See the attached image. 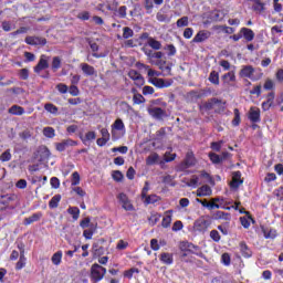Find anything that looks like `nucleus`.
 Instances as JSON below:
<instances>
[{"label": "nucleus", "mask_w": 283, "mask_h": 283, "mask_svg": "<svg viewBox=\"0 0 283 283\" xmlns=\"http://www.w3.org/2000/svg\"><path fill=\"white\" fill-rule=\"evenodd\" d=\"M211 217L201 216L199 219H197L193 223L195 231H199L200 233H205L209 227H211Z\"/></svg>", "instance_id": "f257e3e1"}, {"label": "nucleus", "mask_w": 283, "mask_h": 283, "mask_svg": "<svg viewBox=\"0 0 283 283\" xmlns=\"http://www.w3.org/2000/svg\"><path fill=\"white\" fill-rule=\"evenodd\" d=\"M105 273H107V269L103 268L98 263H94L91 268V276L94 282H101V280L105 277Z\"/></svg>", "instance_id": "f03ea898"}, {"label": "nucleus", "mask_w": 283, "mask_h": 283, "mask_svg": "<svg viewBox=\"0 0 283 283\" xmlns=\"http://www.w3.org/2000/svg\"><path fill=\"white\" fill-rule=\"evenodd\" d=\"M196 165V157H193V153H187L185 160L179 164L178 169L179 171H185L190 167H195Z\"/></svg>", "instance_id": "7ed1b4c3"}, {"label": "nucleus", "mask_w": 283, "mask_h": 283, "mask_svg": "<svg viewBox=\"0 0 283 283\" xmlns=\"http://www.w3.org/2000/svg\"><path fill=\"white\" fill-rule=\"evenodd\" d=\"M48 67H50V56L42 54L39 63L34 66V72L35 74H41V72L48 70Z\"/></svg>", "instance_id": "20e7f679"}, {"label": "nucleus", "mask_w": 283, "mask_h": 283, "mask_svg": "<svg viewBox=\"0 0 283 283\" xmlns=\"http://www.w3.org/2000/svg\"><path fill=\"white\" fill-rule=\"evenodd\" d=\"M18 249L20 251V258L15 264V270L21 271V269H24L25 262L28 261V259L25 258V244L19 243Z\"/></svg>", "instance_id": "39448f33"}, {"label": "nucleus", "mask_w": 283, "mask_h": 283, "mask_svg": "<svg viewBox=\"0 0 283 283\" xmlns=\"http://www.w3.org/2000/svg\"><path fill=\"white\" fill-rule=\"evenodd\" d=\"M149 83H151V85H155V87H171V85H174V80H165V78H158V77H150Z\"/></svg>", "instance_id": "423d86ee"}, {"label": "nucleus", "mask_w": 283, "mask_h": 283, "mask_svg": "<svg viewBox=\"0 0 283 283\" xmlns=\"http://www.w3.org/2000/svg\"><path fill=\"white\" fill-rule=\"evenodd\" d=\"M253 74H255V69L252 65H244L239 72L241 78H251V81H255Z\"/></svg>", "instance_id": "0eeeda50"}, {"label": "nucleus", "mask_w": 283, "mask_h": 283, "mask_svg": "<svg viewBox=\"0 0 283 283\" xmlns=\"http://www.w3.org/2000/svg\"><path fill=\"white\" fill-rule=\"evenodd\" d=\"M117 198H118L119 202L122 203L123 209H125V211H134V206L129 201V198L127 197V195L122 192L118 195Z\"/></svg>", "instance_id": "6e6552de"}, {"label": "nucleus", "mask_w": 283, "mask_h": 283, "mask_svg": "<svg viewBox=\"0 0 283 283\" xmlns=\"http://www.w3.org/2000/svg\"><path fill=\"white\" fill-rule=\"evenodd\" d=\"M25 43L28 45H45L48 43V40L45 38L39 36H27Z\"/></svg>", "instance_id": "1a4fd4ad"}, {"label": "nucleus", "mask_w": 283, "mask_h": 283, "mask_svg": "<svg viewBox=\"0 0 283 283\" xmlns=\"http://www.w3.org/2000/svg\"><path fill=\"white\" fill-rule=\"evenodd\" d=\"M244 181L242 180V172L240 171H234L232 174V181L230 182V187L232 189H238L240 185H242Z\"/></svg>", "instance_id": "9d476101"}, {"label": "nucleus", "mask_w": 283, "mask_h": 283, "mask_svg": "<svg viewBox=\"0 0 283 283\" xmlns=\"http://www.w3.org/2000/svg\"><path fill=\"white\" fill-rule=\"evenodd\" d=\"M248 118L251 123H260V108L252 106L248 113Z\"/></svg>", "instance_id": "9b49d317"}, {"label": "nucleus", "mask_w": 283, "mask_h": 283, "mask_svg": "<svg viewBox=\"0 0 283 283\" xmlns=\"http://www.w3.org/2000/svg\"><path fill=\"white\" fill-rule=\"evenodd\" d=\"M76 145L75 140L64 139L61 143L56 144L57 151H65L67 147H74Z\"/></svg>", "instance_id": "f8f14e48"}, {"label": "nucleus", "mask_w": 283, "mask_h": 283, "mask_svg": "<svg viewBox=\"0 0 283 283\" xmlns=\"http://www.w3.org/2000/svg\"><path fill=\"white\" fill-rule=\"evenodd\" d=\"M209 36H211V32L205 30L199 31L193 38L192 43H202V41H207Z\"/></svg>", "instance_id": "ddd939ff"}, {"label": "nucleus", "mask_w": 283, "mask_h": 283, "mask_svg": "<svg viewBox=\"0 0 283 283\" xmlns=\"http://www.w3.org/2000/svg\"><path fill=\"white\" fill-rule=\"evenodd\" d=\"M80 67L83 72V74H85V76H94V74H96V69H94V66H92L87 63H81Z\"/></svg>", "instance_id": "4468645a"}, {"label": "nucleus", "mask_w": 283, "mask_h": 283, "mask_svg": "<svg viewBox=\"0 0 283 283\" xmlns=\"http://www.w3.org/2000/svg\"><path fill=\"white\" fill-rule=\"evenodd\" d=\"M125 129V123H123V119L117 118L114 124L112 125V136H116V132H123Z\"/></svg>", "instance_id": "2eb2a0df"}, {"label": "nucleus", "mask_w": 283, "mask_h": 283, "mask_svg": "<svg viewBox=\"0 0 283 283\" xmlns=\"http://www.w3.org/2000/svg\"><path fill=\"white\" fill-rule=\"evenodd\" d=\"M240 34L248 42H251V41H253V39H255V33L253 32V30H251L249 28H242L240 31Z\"/></svg>", "instance_id": "dca6fc26"}, {"label": "nucleus", "mask_w": 283, "mask_h": 283, "mask_svg": "<svg viewBox=\"0 0 283 283\" xmlns=\"http://www.w3.org/2000/svg\"><path fill=\"white\" fill-rule=\"evenodd\" d=\"M149 114H151V116L154 118H157L158 120H160V119L165 118L167 113L165 112V109H163L160 107H154L149 111Z\"/></svg>", "instance_id": "f3484780"}, {"label": "nucleus", "mask_w": 283, "mask_h": 283, "mask_svg": "<svg viewBox=\"0 0 283 283\" xmlns=\"http://www.w3.org/2000/svg\"><path fill=\"white\" fill-rule=\"evenodd\" d=\"M252 10L256 12V14H262L264 10H266V4L262 2V0H254V4L252 6Z\"/></svg>", "instance_id": "a211bd4d"}, {"label": "nucleus", "mask_w": 283, "mask_h": 283, "mask_svg": "<svg viewBox=\"0 0 283 283\" xmlns=\"http://www.w3.org/2000/svg\"><path fill=\"white\" fill-rule=\"evenodd\" d=\"M221 78H222L224 85H231V83H235V72L230 71V72L226 73L224 75H222Z\"/></svg>", "instance_id": "6ab92c4d"}, {"label": "nucleus", "mask_w": 283, "mask_h": 283, "mask_svg": "<svg viewBox=\"0 0 283 283\" xmlns=\"http://www.w3.org/2000/svg\"><path fill=\"white\" fill-rule=\"evenodd\" d=\"M43 217V213L38 212L33 213L31 217H28L24 219V224L28 227V224H32L33 222H39L41 218Z\"/></svg>", "instance_id": "aec40b11"}, {"label": "nucleus", "mask_w": 283, "mask_h": 283, "mask_svg": "<svg viewBox=\"0 0 283 283\" xmlns=\"http://www.w3.org/2000/svg\"><path fill=\"white\" fill-rule=\"evenodd\" d=\"M9 114H12L13 116H23L25 109L19 105H13L9 108Z\"/></svg>", "instance_id": "412c9836"}, {"label": "nucleus", "mask_w": 283, "mask_h": 283, "mask_svg": "<svg viewBox=\"0 0 283 283\" xmlns=\"http://www.w3.org/2000/svg\"><path fill=\"white\" fill-rule=\"evenodd\" d=\"M147 45H149V48L153 50H163V43L154 38L147 39Z\"/></svg>", "instance_id": "4be33fe9"}, {"label": "nucleus", "mask_w": 283, "mask_h": 283, "mask_svg": "<svg viewBox=\"0 0 283 283\" xmlns=\"http://www.w3.org/2000/svg\"><path fill=\"white\" fill-rule=\"evenodd\" d=\"M219 103H220V99L213 97V98L209 99L208 102H206L202 107H203V109H207V112H209V111L213 109L216 107V105H219Z\"/></svg>", "instance_id": "5701e85b"}, {"label": "nucleus", "mask_w": 283, "mask_h": 283, "mask_svg": "<svg viewBox=\"0 0 283 283\" xmlns=\"http://www.w3.org/2000/svg\"><path fill=\"white\" fill-rule=\"evenodd\" d=\"M197 196L199 198H202L205 196H211V187H209L208 185L202 186L200 188H198L197 190Z\"/></svg>", "instance_id": "b1692460"}, {"label": "nucleus", "mask_w": 283, "mask_h": 283, "mask_svg": "<svg viewBox=\"0 0 283 283\" xmlns=\"http://www.w3.org/2000/svg\"><path fill=\"white\" fill-rule=\"evenodd\" d=\"M240 251L243 258H251V255H253V252L251 251V249H249V245H247L245 242L240 243Z\"/></svg>", "instance_id": "393cba45"}, {"label": "nucleus", "mask_w": 283, "mask_h": 283, "mask_svg": "<svg viewBox=\"0 0 283 283\" xmlns=\"http://www.w3.org/2000/svg\"><path fill=\"white\" fill-rule=\"evenodd\" d=\"M189 101H191L192 103H196V101H199V98H201L203 96V93L200 91H190L187 94Z\"/></svg>", "instance_id": "a878e982"}, {"label": "nucleus", "mask_w": 283, "mask_h": 283, "mask_svg": "<svg viewBox=\"0 0 283 283\" xmlns=\"http://www.w3.org/2000/svg\"><path fill=\"white\" fill-rule=\"evenodd\" d=\"M202 207H207L208 209H220V205L218 203H211L207 201V199H196Z\"/></svg>", "instance_id": "bb28decb"}, {"label": "nucleus", "mask_w": 283, "mask_h": 283, "mask_svg": "<svg viewBox=\"0 0 283 283\" xmlns=\"http://www.w3.org/2000/svg\"><path fill=\"white\" fill-rule=\"evenodd\" d=\"M180 248L187 249L188 251H193L197 255H198V251H200L198 245H193V243H189V242H181Z\"/></svg>", "instance_id": "cd10ccee"}, {"label": "nucleus", "mask_w": 283, "mask_h": 283, "mask_svg": "<svg viewBox=\"0 0 283 283\" xmlns=\"http://www.w3.org/2000/svg\"><path fill=\"white\" fill-rule=\"evenodd\" d=\"M171 224V210H168L165 212V217L163 219L161 226L164 227V229L169 228Z\"/></svg>", "instance_id": "c85d7f7f"}, {"label": "nucleus", "mask_w": 283, "mask_h": 283, "mask_svg": "<svg viewBox=\"0 0 283 283\" xmlns=\"http://www.w3.org/2000/svg\"><path fill=\"white\" fill-rule=\"evenodd\" d=\"M61 260H63V252L62 251H57L55 252L52 258H51V262L55 265L59 266V264H61Z\"/></svg>", "instance_id": "c756f323"}, {"label": "nucleus", "mask_w": 283, "mask_h": 283, "mask_svg": "<svg viewBox=\"0 0 283 283\" xmlns=\"http://www.w3.org/2000/svg\"><path fill=\"white\" fill-rule=\"evenodd\" d=\"M210 83H212V85H220V74L216 71H212L209 75Z\"/></svg>", "instance_id": "7c9ffc66"}, {"label": "nucleus", "mask_w": 283, "mask_h": 283, "mask_svg": "<svg viewBox=\"0 0 283 283\" xmlns=\"http://www.w3.org/2000/svg\"><path fill=\"white\" fill-rule=\"evenodd\" d=\"M214 220H227L229 222V220H231V214L223 211H217L214 213Z\"/></svg>", "instance_id": "2f4dec72"}, {"label": "nucleus", "mask_w": 283, "mask_h": 283, "mask_svg": "<svg viewBox=\"0 0 283 283\" xmlns=\"http://www.w3.org/2000/svg\"><path fill=\"white\" fill-rule=\"evenodd\" d=\"M17 200L15 195H4L0 198V203L1 205H10V202Z\"/></svg>", "instance_id": "473e14b6"}, {"label": "nucleus", "mask_w": 283, "mask_h": 283, "mask_svg": "<svg viewBox=\"0 0 283 283\" xmlns=\"http://www.w3.org/2000/svg\"><path fill=\"white\" fill-rule=\"evenodd\" d=\"M160 260L164 262V264H172L174 263V256L167 252H164L160 254Z\"/></svg>", "instance_id": "72a5a7b5"}, {"label": "nucleus", "mask_w": 283, "mask_h": 283, "mask_svg": "<svg viewBox=\"0 0 283 283\" xmlns=\"http://www.w3.org/2000/svg\"><path fill=\"white\" fill-rule=\"evenodd\" d=\"M59 202H61V195H55L49 202L50 209H56V207H59Z\"/></svg>", "instance_id": "f704fd0d"}, {"label": "nucleus", "mask_w": 283, "mask_h": 283, "mask_svg": "<svg viewBox=\"0 0 283 283\" xmlns=\"http://www.w3.org/2000/svg\"><path fill=\"white\" fill-rule=\"evenodd\" d=\"M43 136H45V138H54L56 133L52 127L48 126L43 128Z\"/></svg>", "instance_id": "c9c22d12"}, {"label": "nucleus", "mask_w": 283, "mask_h": 283, "mask_svg": "<svg viewBox=\"0 0 283 283\" xmlns=\"http://www.w3.org/2000/svg\"><path fill=\"white\" fill-rule=\"evenodd\" d=\"M0 160L1 163H10V160H12V153H10V149H7L0 155Z\"/></svg>", "instance_id": "e433bc0d"}, {"label": "nucleus", "mask_w": 283, "mask_h": 283, "mask_svg": "<svg viewBox=\"0 0 283 283\" xmlns=\"http://www.w3.org/2000/svg\"><path fill=\"white\" fill-rule=\"evenodd\" d=\"M44 109L48 111L49 114H59V107L52 103H46Z\"/></svg>", "instance_id": "4c0bfd02"}, {"label": "nucleus", "mask_w": 283, "mask_h": 283, "mask_svg": "<svg viewBox=\"0 0 283 283\" xmlns=\"http://www.w3.org/2000/svg\"><path fill=\"white\" fill-rule=\"evenodd\" d=\"M145 101V96H143L140 93L133 95V103L135 105H143Z\"/></svg>", "instance_id": "58836bf2"}, {"label": "nucleus", "mask_w": 283, "mask_h": 283, "mask_svg": "<svg viewBox=\"0 0 283 283\" xmlns=\"http://www.w3.org/2000/svg\"><path fill=\"white\" fill-rule=\"evenodd\" d=\"M156 163H158V154H156V153L150 154L146 158V165H156Z\"/></svg>", "instance_id": "ea45409f"}, {"label": "nucleus", "mask_w": 283, "mask_h": 283, "mask_svg": "<svg viewBox=\"0 0 283 283\" xmlns=\"http://www.w3.org/2000/svg\"><path fill=\"white\" fill-rule=\"evenodd\" d=\"M144 198L146 205H155V202H158L159 200L158 196L156 195L146 196Z\"/></svg>", "instance_id": "a19ab883"}, {"label": "nucleus", "mask_w": 283, "mask_h": 283, "mask_svg": "<svg viewBox=\"0 0 283 283\" xmlns=\"http://www.w3.org/2000/svg\"><path fill=\"white\" fill-rule=\"evenodd\" d=\"M69 213L71 214V216H73V220H78V216H80V213H81V210H78V208L77 207H71V208H69Z\"/></svg>", "instance_id": "79ce46f5"}, {"label": "nucleus", "mask_w": 283, "mask_h": 283, "mask_svg": "<svg viewBox=\"0 0 283 283\" xmlns=\"http://www.w3.org/2000/svg\"><path fill=\"white\" fill-rule=\"evenodd\" d=\"M61 69V57L54 56L52 60V70L56 72V70Z\"/></svg>", "instance_id": "37998d69"}, {"label": "nucleus", "mask_w": 283, "mask_h": 283, "mask_svg": "<svg viewBox=\"0 0 283 283\" xmlns=\"http://www.w3.org/2000/svg\"><path fill=\"white\" fill-rule=\"evenodd\" d=\"M132 36H134V30H132V28H129V27H125L123 29V38L124 39H132Z\"/></svg>", "instance_id": "c03bdc74"}, {"label": "nucleus", "mask_w": 283, "mask_h": 283, "mask_svg": "<svg viewBox=\"0 0 283 283\" xmlns=\"http://www.w3.org/2000/svg\"><path fill=\"white\" fill-rule=\"evenodd\" d=\"M167 136V130L165 128H160L156 132L155 140H163Z\"/></svg>", "instance_id": "a18cd8bd"}, {"label": "nucleus", "mask_w": 283, "mask_h": 283, "mask_svg": "<svg viewBox=\"0 0 283 283\" xmlns=\"http://www.w3.org/2000/svg\"><path fill=\"white\" fill-rule=\"evenodd\" d=\"M71 182H72V186H73V187H76V185H80V184H81V175H78L77 171H75V172L72 174V180H71Z\"/></svg>", "instance_id": "49530a36"}, {"label": "nucleus", "mask_w": 283, "mask_h": 283, "mask_svg": "<svg viewBox=\"0 0 283 283\" xmlns=\"http://www.w3.org/2000/svg\"><path fill=\"white\" fill-rule=\"evenodd\" d=\"M189 25V18L188 17H182L177 21V28H187Z\"/></svg>", "instance_id": "de8ad7c7"}, {"label": "nucleus", "mask_w": 283, "mask_h": 283, "mask_svg": "<svg viewBox=\"0 0 283 283\" xmlns=\"http://www.w3.org/2000/svg\"><path fill=\"white\" fill-rule=\"evenodd\" d=\"M93 252H94V255L101 256L104 253V249H103V247H98V243H94Z\"/></svg>", "instance_id": "09e8293b"}, {"label": "nucleus", "mask_w": 283, "mask_h": 283, "mask_svg": "<svg viewBox=\"0 0 283 283\" xmlns=\"http://www.w3.org/2000/svg\"><path fill=\"white\" fill-rule=\"evenodd\" d=\"M209 158H210L211 163H213L214 165H219V163L222 161L220 156L216 153H210Z\"/></svg>", "instance_id": "8fccbe9b"}, {"label": "nucleus", "mask_w": 283, "mask_h": 283, "mask_svg": "<svg viewBox=\"0 0 283 283\" xmlns=\"http://www.w3.org/2000/svg\"><path fill=\"white\" fill-rule=\"evenodd\" d=\"M263 235L266 239H269V238L273 239V238H275V235H277V232L275 230L263 229Z\"/></svg>", "instance_id": "3c124183"}, {"label": "nucleus", "mask_w": 283, "mask_h": 283, "mask_svg": "<svg viewBox=\"0 0 283 283\" xmlns=\"http://www.w3.org/2000/svg\"><path fill=\"white\" fill-rule=\"evenodd\" d=\"M112 176L113 180H116V182H120L124 178L123 172H120L119 170H114Z\"/></svg>", "instance_id": "603ef678"}, {"label": "nucleus", "mask_w": 283, "mask_h": 283, "mask_svg": "<svg viewBox=\"0 0 283 283\" xmlns=\"http://www.w3.org/2000/svg\"><path fill=\"white\" fill-rule=\"evenodd\" d=\"M232 125H234V127H238V125H240V109L238 108L234 109V118L232 120Z\"/></svg>", "instance_id": "864d4df0"}, {"label": "nucleus", "mask_w": 283, "mask_h": 283, "mask_svg": "<svg viewBox=\"0 0 283 283\" xmlns=\"http://www.w3.org/2000/svg\"><path fill=\"white\" fill-rule=\"evenodd\" d=\"M128 76H129V78H132V81H136V80H138L142 75H140V73H138V71H136V70H130V71L128 72Z\"/></svg>", "instance_id": "5fc2aeb1"}, {"label": "nucleus", "mask_w": 283, "mask_h": 283, "mask_svg": "<svg viewBox=\"0 0 283 283\" xmlns=\"http://www.w3.org/2000/svg\"><path fill=\"white\" fill-rule=\"evenodd\" d=\"M164 50H167L168 56H174L176 54V46H174V44L166 45Z\"/></svg>", "instance_id": "6e6d98bb"}, {"label": "nucleus", "mask_w": 283, "mask_h": 283, "mask_svg": "<svg viewBox=\"0 0 283 283\" xmlns=\"http://www.w3.org/2000/svg\"><path fill=\"white\" fill-rule=\"evenodd\" d=\"M149 223L154 227V224H157L158 220H160V214L158 213H155V214H151L149 218Z\"/></svg>", "instance_id": "4d7b16f0"}, {"label": "nucleus", "mask_w": 283, "mask_h": 283, "mask_svg": "<svg viewBox=\"0 0 283 283\" xmlns=\"http://www.w3.org/2000/svg\"><path fill=\"white\" fill-rule=\"evenodd\" d=\"M263 87L264 90H273V87H275V82H273L271 78H268L265 80Z\"/></svg>", "instance_id": "13d9d810"}, {"label": "nucleus", "mask_w": 283, "mask_h": 283, "mask_svg": "<svg viewBox=\"0 0 283 283\" xmlns=\"http://www.w3.org/2000/svg\"><path fill=\"white\" fill-rule=\"evenodd\" d=\"M210 238L213 242H218L220 240V232H218V230H211Z\"/></svg>", "instance_id": "bf43d9fd"}, {"label": "nucleus", "mask_w": 283, "mask_h": 283, "mask_svg": "<svg viewBox=\"0 0 283 283\" xmlns=\"http://www.w3.org/2000/svg\"><path fill=\"white\" fill-rule=\"evenodd\" d=\"M199 178L198 176L193 175L190 181L187 184L188 187H198Z\"/></svg>", "instance_id": "052dcab7"}, {"label": "nucleus", "mask_w": 283, "mask_h": 283, "mask_svg": "<svg viewBox=\"0 0 283 283\" xmlns=\"http://www.w3.org/2000/svg\"><path fill=\"white\" fill-rule=\"evenodd\" d=\"M15 187L18 189H25L28 187V181L25 179H20L17 181Z\"/></svg>", "instance_id": "680f3d73"}, {"label": "nucleus", "mask_w": 283, "mask_h": 283, "mask_svg": "<svg viewBox=\"0 0 283 283\" xmlns=\"http://www.w3.org/2000/svg\"><path fill=\"white\" fill-rule=\"evenodd\" d=\"M71 96H78V87L76 85H71L69 88Z\"/></svg>", "instance_id": "e2e57ef3"}, {"label": "nucleus", "mask_w": 283, "mask_h": 283, "mask_svg": "<svg viewBox=\"0 0 283 283\" xmlns=\"http://www.w3.org/2000/svg\"><path fill=\"white\" fill-rule=\"evenodd\" d=\"M51 186L53 187V189H59V187H61V181L59 180V178H51Z\"/></svg>", "instance_id": "0e129e2a"}, {"label": "nucleus", "mask_w": 283, "mask_h": 283, "mask_svg": "<svg viewBox=\"0 0 283 283\" xmlns=\"http://www.w3.org/2000/svg\"><path fill=\"white\" fill-rule=\"evenodd\" d=\"M155 90L151 86H144L143 87V94L144 96H147L148 94H154Z\"/></svg>", "instance_id": "69168bd1"}, {"label": "nucleus", "mask_w": 283, "mask_h": 283, "mask_svg": "<svg viewBox=\"0 0 283 283\" xmlns=\"http://www.w3.org/2000/svg\"><path fill=\"white\" fill-rule=\"evenodd\" d=\"M274 195L279 200H283V187L279 188L277 190L274 191Z\"/></svg>", "instance_id": "338daca9"}, {"label": "nucleus", "mask_w": 283, "mask_h": 283, "mask_svg": "<svg viewBox=\"0 0 283 283\" xmlns=\"http://www.w3.org/2000/svg\"><path fill=\"white\" fill-rule=\"evenodd\" d=\"M276 81H279V83H283V69L277 70Z\"/></svg>", "instance_id": "774afa93"}]
</instances>
